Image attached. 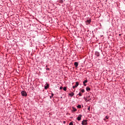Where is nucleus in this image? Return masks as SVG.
<instances>
[{
	"label": "nucleus",
	"mask_w": 125,
	"mask_h": 125,
	"mask_svg": "<svg viewBox=\"0 0 125 125\" xmlns=\"http://www.w3.org/2000/svg\"><path fill=\"white\" fill-rule=\"evenodd\" d=\"M119 36H121V34H119Z\"/></svg>",
	"instance_id": "30"
},
{
	"label": "nucleus",
	"mask_w": 125,
	"mask_h": 125,
	"mask_svg": "<svg viewBox=\"0 0 125 125\" xmlns=\"http://www.w3.org/2000/svg\"><path fill=\"white\" fill-rule=\"evenodd\" d=\"M105 119H106V120H109V116H105Z\"/></svg>",
	"instance_id": "19"
},
{
	"label": "nucleus",
	"mask_w": 125,
	"mask_h": 125,
	"mask_svg": "<svg viewBox=\"0 0 125 125\" xmlns=\"http://www.w3.org/2000/svg\"><path fill=\"white\" fill-rule=\"evenodd\" d=\"M78 86H79V82H76L75 85L73 86V88L74 89L76 87H78Z\"/></svg>",
	"instance_id": "4"
},
{
	"label": "nucleus",
	"mask_w": 125,
	"mask_h": 125,
	"mask_svg": "<svg viewBox=\"0 0 125 125\" xmlns=\"http://www.w3.org/2000/svg\"><path fill=\"white\" fill-rule=\"evenodd\" d=\"M84 89H83L82 90H81V92H82V93H84Z\"/></svg>",
	"instance_id": "18"
},
{
	"label": "nucleus",
	"mask_w": 125,
	"mask_h": 125,
	"mask_svg": "<svg viewBox=\"0 0 125 125\" xmlns=\"http://www.w3.org/2000/svg\"><path fill=\"white\" fill-rule=\"evenodd\" d=\"M82 125H87V120H83L82 122Z\"/></svg>",
	"instance_id": "2"
},
{
	"label": "nucleus",
	"mask_w": 125,
	"mask_h": 125,
	"mask_svg": "<svg viewBox=\"0 0 125 125\" xmlns=\"http://www.w3.org/2000/svg\"><path fill=\"white\" fill-rule=\"evenodd\" d=\"M63 123L64 124H66V122H65V121H63Z\"/></svg>",
	"instance_id": "28"
},
{
	"label": "nucleus",
	"mask_w": 125,
	"mask_h": 125,
	"mask_svg": "<svg viewBox=\"0 0 125 125\" xmlns=\"http://www.w3.org/2000/svg\"><path fill=\"white\" fill-rule=\"evenodd\" d=\"M83 84L84 86H86V84H85V83H83Z\"/></svg>",
	"instance_id": "22"
},
{
	"label": "nucleus",
	"mask_w": 125,
	"mask_h": 125,
	"mask_svg": "<svg viewBox=\"0 0 125 125\" xmlns=\"http://www.w3.org/2000/svg\"><path fill=\"white\" fill-rule=\"evenodd\" d=\"M77 95H79V96H83V94H82V93H81V92H80Z\"/></svg>",
	"instance_id": "13"
},
{
	"label": "nucleus",
	"mask_w": 125,
	"mask_h": 125,
	"mask_svg": "<svg viewBox=\"0 0 125 125\" xmlns=\"http://www.w3.org/2000/svg\"><path fill=\"white\" fill-rule=\"evenodd\" d=\"M59 2L60 3H63V0H60Z\"/></svg>",
	"instance_id": "16"
},
{
	"label": "nucleus",
	"mask_w": 125,
	"mask_h": 125,
	"mask_svg": "<svg viewBox=\"0 0 125 125\" xmlns=\"http://www.w3.org/2000/svg\"><path fill=\"white\" fill-rule=\"evenodd\" d=\"M106 120H107V119H106V118L104 119V120L105 122H107V121Z\"/></svg>",
	"instance_id": "27"
},
{
	"label": "nucleus",
	"mask_w": 125,
	"mask_h": 125,
	"mask_svg": "<svg viewBox=\"0 0 125 125\" xmlns=\"http://www.w3.org/2000/svg\"><path fill=\"white\" fill-rule=\"evenodd\" d=\"M90 100H87V99L85 98V101H86V102H89V101H90Z\"/></svg>",
	"instance_id": "17"
},
{
	"label": "nucleus",
	"mask_w": 125,
	"mask_h": 125,
	"mask_svg": "<svg viewBox=\"0 0 125 125\" xmlns=\"http://www.w3.org/2000/svg\"><path fill=\"white\" fill-rule=\"evenodd\" d=\"M21 94L22 96H27L28 95V94H27V92L25 91H22L21 92Z\"/></svg>",
	"instance_id": "1"
},
{
	"label": "nucleus",
	"mask_w": 125,
	"mask_h": 125,
	"mask_svg": "<svg viewBox=\"0 0 125 125\" xmlns=\"http://www.w3.org/2000/svg\"><path fill=\"white\" fill-rule=\"evenodd\" d=\"M74 66H75V68H78V66H79V62H74Z\"/></svg>",
	"instance_id": "7"
},
{
	"label": "nucleus",
	"mask_w": 125,
	"mask_h": 125,
	"mask_svg": "<svg viewBox=\"0 0 125 125\" xmlns=\"http://www.w3.org/2000/svg\"><path fill=\"white\" fill-rule=\"evenodd\" d=\"M61 98H62V97H61Z\"/></svg>",
	"instance_id": "31"
},
{
	"label": "nucleus",
	"mask_w": 125,
	"mask_h": 125,
	"mask_svg": "<svg viewBox=\"0 0 125 125\" xmlns=\"http://www.w3.org/2000/svg\"><path fill=\"white\" fill-rule=\"evenodd\" d=\"M60 89H63V87L61 86V87H60Z\"/></svg>",
	"instance_id": "23"
},
{
	"label": "nucleus",
	"mask_w": 125,
	"mask_h": 125,
	"mask_svg": "<svg viewBox=\"0 0 125 125\" xmlns=\"http://www.w3.org/2000/svg\"><path fill=\"white\" fill-rule=\"evenodd\" d=\"M49 87V84L48 83L47 84L46 86H44V89H47Z\"/></svg>",
	"instance_id": "8"
},
{
	"label": "nucleus",
	"mask_w": 125,
	"mask_h": 125,
	"mask_svg": "<svg viewBox=\"0 0 125 125\" xmlns=\"http://www.w3.org/2000/svg\"><path fill=\"white\" fill-rule=\"evenodd\" d=\"M77 108L79 109H81L82 108V105L81 104H79L77 106Z\"/></svg>",
	"instance_id": "11"
},
{
	"label": "nucleus",
	"mask_w": 125,
	"mask_h": 125,
	"mask_svg": "<svg viewBox=\"0 0 125 125\" xmlns=\"http://www.w3.org/2000/svg\"><path fill=\"white\" fill-rule=\"evenodd\" d=\"M68 95H69V96H70L71 97H73V96L74 95H75V93H74V92H72L71 93H69Z\"/></svg>",
	"instance_id": "5"
},
{
	"label": "nucleus",
	"mask_w": 125,
	"mask_h": 125,
	"mask_svg": "<svg viewBox=\"0 0 125 125\" xmlns=\"http://www.w3.org/2000/svg\"><path fill=\"white\" fill-rule=\"evenodd\" d=\"M95 55H96V56H97L98 57H99V56H100V53H99V52H96L95 53Z\"/></svg>",
	"instance_id": "6"
},
{
	"label": "nucleus",
	"mask_w": 125,
	"mask_h": 125,
	"mask_svg": "<svg viewBox=\"0 0 125 125\" xmlns=\"http://www.w3.org/2000/svg\"><path fill=\"white\" fill-rule=\"evenodd\" d=\"M87 110H88L89 111H90V106H89L88 107Z\"/></svg>",
	"instance_id": "20"
},
{
	"label": "nucleus",
	"mask_w": 125,
	"mask_h": 125,
	"mask_svg": "<svg viewBox=\"0 0 125 125\" xmlns=\"http://www.w3.org/2000/svg\"><path fill=\"white\" fill-rule=\"evenodd\" d=\"M51 96H52V97H53V96H54V94L52 93V94H51Z\"/></svg>",
	"instance_id": "24"
},
{
	"label": "nucleus",
	"mask_w": 125,
	"mask_h": 125,
	"mask_svg": "<svg viewBox=\"0 0 125 125\" xmlns=\"http://www.w3.org/2000/svg\"><path fill=\"white\" fill-rule=\"evenodd\" d=\"M69 125H73V122H70V123H69Z\"/></svg>",
	"instance_id": "21"
},
{
	"label": "nucleus",
	"mask_w": 125,
	"mask_h": 125,
	"mask_svg": "<svg viewBox=\"0 0 125 125\" xmlns=\"http://www.w3.org/2000/svg\"><path fill=\"white\" fill-rule=\"evenodd\" d=\"M46 71H49L50 69L49 68H46Z\"/></svg>",
	"instance_id": "26"
},
{
	"label": "nucleus",
	"mask_w": 125,
	"mask_h": 125,
	"mask_svg": "<svg viewBox=\"0 0 125 125\" xmlns=\"http://www.w3.org/2000/svg\"><path fill=\"white\" fill-rule=\"evenodd\" d=\"M82 117H83V115H82L81 114L79 115L77 118V120L81 121V120H82Z\"/></svg>",
	"instance_id": "3"
},
{
	"label": "nucleus",
	"mask_w": 125,
	"mask_h": 125,
	"mask_svg": "<svg viewBox=\"0 0 125 125\" xmlns=\"http://www.w3.org/2000/svg\"><path fill=\"white\" fill-rule=\"evenodd\" d=\"M48 66L47 65H46V68H48Z\"/></svg>",
	"instance_id": "29"
},
{
	"label": "nucleus",
	"mask_w": 125,
	"mask_h": 125,
	"mask_svg": "<svg viewBox=\"0 0 125 125\" xmlns=\"http://www.w3.org/2000/svg\"><path fill=\"white\" fill-rule=\"evenodd\" d=\"M63 90L64 91H66L67 90V87L64 86L63 88Z\"/></svg>",
	"instance_id": "12"
},
{
	"label": "nucleus",
	"mask_w": 125,
	"mask_h": 125,
	"mask_svg": "<svg viewBox=\"0 0 125 125\" xmlns=\"http://www.w3.org/2000/svg\"><path fill=\"white\" fill-rule=\"evenodd\" d=\"M53 97L52 96H50V99H52V98H53Z\"/></svg>",
	"instance_id": "25"
},
{
	"label": "nucleus",
	"mask_w": 125,
	"mask_h": 125,
	"mask_svg": "<svg viewBox=\"0 0 125 125\" xmlns=\"http://www.w3.org/2000/svg\"><path fill=\"white\" fill-rule=\"evenodd\" d=\"M90 22H91V20H87L86 21V23H88V24H90Z\"/></svg>",
	"instance_id": "10"
},
{
	"label": "nucleus",
	"mask_w": 125,
	"mask_h": 125,
	"mask_svg": "<svg viewBox=\"0 0 125 125\" xmlns=\"http://www.w3.org/2000/svg\"><path fill=\"white\" fill-rule=\"evenodd\" d=\"M87 80H84L83 82V83H87Z\"/></svg>",
	"instance_id": "15"
},
{
	"label": "nucleus",
	"mask_w": 125,
	"mask_h": 125,
	"mask_svg": "<svg viewBox=\"0 0 125 125\" xmlns=\"http://www.w3.org/2000/svg\"><path fill=\"white\" fill-rule=\"evenodd\" d=\"M73 112H76V111H77V109H76V108L73 107Z\"/></svg>",
	"instance_id": "14"
},
{
	"label": "nucleus",
	"mask_w": 125,
	"mask_h": 125,
	"mask_svg": "<svg viewBox=\"0 0 125 125\" xmlns=\"http://www.w3.org/2000/svg\"><path fill=\"white\" fill-rule=\"evenodd\" d=\"M90 87H88V86H87L86 87V91H90Z\"/></svg>",
	"instance_id": "9"
}]
</instances>
